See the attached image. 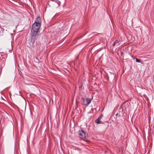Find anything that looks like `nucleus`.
<instances>
[{
	"instance_id": "obj_8",
	"label": "nucleus",
	"mask_w": 154,
	"mask_h": 154,
	"mask_svg": "<svg viewBox=\"0 0 154 154\" xmlns=\"http://www.w3.org/2000/svg\"><path fill=\"white\" fill-rule=\"evenodd\" d=\"M136 61L137 62H139H139H140V60H139L138 59H137V58H136Z\"/></svg>"
},
{
	"instance_id": "obj_6",
	"label": "nucleus",
	"mask_w": 154,
	"mask_h": 154,
	"mask_svg": "<svg viewBox=\"0 0 154 154\" xmlns=\"http://www.w3.org/2000/svg\"><path fill=\"white\" fill-rule=\"evenodd\" d=\"M102 118V116L99 117L97 119L95 120V122L97 124L103 123V122L100 121Z\"/></svg>"
},
{
	"instance_id": "obj_11",
	"label": "nucleus",
	"mask_w": 154,
	"mask_h": 154,
	"mask_svg": "<svg viewBox=\"0 0 154 154\" xmlns=\"http://www.w3.org/2000/svg\"><path fill=\"white\" fill-rule=\"evenodd\" d=\"M117 114H118V113H117V114H116V115H117Z\"/></svg>"
},
{
	"instance_id": "obj_1",
	"label": "nucleus",
	"mask_w": 154,
	"mask_h": 154,
	"mask_svg": "<svg viewBox=\"0 0 154 154\" xmlns=\"http://www.w3.org/2000/svg\"><path fill=\"white\" fill-rule=\"evenodd\" d=\"M40 25L36 23H33L32 25V29L31 31V35L37 36L38 35V32L40 29Z\"/></svg>"
},
{
	"instance_id": "obj_2",
	"label": "nucleus",
	"mask_w": 154,
	"mask_h": 154,
	"mask_svg": "<svg viewBox=\"0 0 154 154\" xmlns=\"http://www.w3.org/2000/svg\"><path fill=\"white\" fill-rule=\"evenodd\" d=\"M79 137L84 139L88 136V134L82 130H79L78 132Z\"/></svg>"
},
{
	"instance_id": "obj_7",
	"label": "nucleus",
	"mask_w": 154,
	"mask_h": 154,
	"mask_svg": "<svg viewBox=\"0 0 154 154\" xmlns=\"http://www.w3.org/2000/svg\"><path fill=\"white\" fill-rule=\"evenodd\" d=\"M119 44V42L117 40H116L112 44V46H114L116 44Z\"/></svg>"
},
{
	"instance_id": "obj_5",
	"label": "nucleus",
	"mask_w": 154,
	"mask_h": 154,
	"mask_svg": "<svg viewBox=\"0 0 154 154\" xmlns=\"http://www.w3.org/2000/svg\"><path fill=\"white\" fill-rule=\"evenodd\" d=\"M34 23L39 24L40 26L41 23V19L39 17H38L35 20V22Z\"/></svg>"
},
{
	"instance_id": "obj_3",
	"label": "nucleus",
	"mask_w": 154,
	"mask_h": 154,
	"mask_svg": "<svg viewBox=\"0 0 154 154\" xmlns=\"http://www.w3.org/2000/svg\"><path fill=\"white\" fill-rule=\"evenodd\" d=\"M91 99L86 98L85 99L82 98V104L86 106H87L91 103Z\"/></svg>"
},
{
	"instance_id": "obj_9",
	"label": "nucleus",
	"mask_w": 154,
	"mask_h": 154,
	"mask_svg": "<svg viewBox=\"0 0 154 154\" xmlns=\"http://www.w3.org/2000/svg\"><path fill=\"white\" fill-rule=\"evenodd\" d=\"M125 106V109H126L127 108V107H128V106H125V105L124 106Z\"/></svg>"
},
{
	"instance_id": "obj_4",
	"label": "nucleus",
	"mask_w": 154,
	"mask_h": 154,
	"mask_svg": "<svg viewBox=\"0 0 154 154\" xmlns=\"http://www.w3.org/2000/svg\"><path fill=\"white\" fill-rule=\"evenodd\" d=\"M36 36H33L32 35H31V42L30 43V45L32 46H34V44L35 41L37 39V38L36 37Z\"/></svg>"
},
{
	"instance_id": "obj_10",
	"label": "nucleus",
	"mask_w": 154,
	"mask_h": 154,
	"mask_svg": "<svg viewBox=\"0 0 154 154\" xmlns=\"http://www.w3.org/2000/svg\"><path fill=\"white\" fill-rule=\"evenodd\" d=\"M125 102H124V103H123V104H125Z\"/></svg>"
}]
</instances>
